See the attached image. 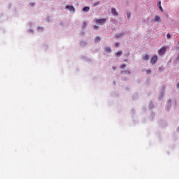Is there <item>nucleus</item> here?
<instances>
[{
    "label": "nucleus",
    "mask_w": 179,
    "mask_h": 179,
    "mask_svg": "<svg viewBox=\"0 0 179 179\" xmlns=\"http://www.w3.org/2000/svg\"><path fill=\"white\" fill-rule=\"evenodd\" d=\"M157 7H158V8L162 7V1H159V2H158V3H157Z\"/></svg>",
    "instance_id": "15"
},
{
    "label": "nucleus",
    "mask_w": 179,
    "mask_h": 179,
    "mask_svg": "<svg viewBox=\"0 0 179 179\" xmlns=\"http://www.w3.org/2000/svg\"><path fill=\"white\" fill-rule=\"evenodd\" d=\"M159 71H162V67H159Z\"/></svg>",
    "instance_id": "24"
},
{
    "label": "nucleus",
    "mask_w": 179,
    "mask_h": 179,
    "mask_svg": "<svg viewBox=\"0 0 179 179\" xmlns=\"http://www.w3.org/2000/svg\"><path fill=\"white\" fill-rule=\"evenodd\" d=\"M171 38V35H170V34H167L166 38Z\"/></svg>",
    "instance_id": "17"
},
{
    "label": "nucleus",
    "mask_w": 179,
    "mask_h": 179,
    "mask_svg": "<svg viewBox=\"0 0 179 179\" xmlns=\"http://www.w3.org/2000/svg\"><path fill=\"white\" fill-rule=\"evenodd\" d=\"M115 47H120V43H116L115 44Z\"/></svg>",
    "instance_id": "19"
},
{
    "label": "nucleus",
    "mask_w": 179,
    "mask_h": 179,
    "mask_svg": "<svg viewBox=\"0 0 179 179\" xmlns=\"http://www.w3.org/2000/svg\"><path fill=\"white\" fill-rule=\"evenodd\" d=\"M160 20V17L159 16H155V19H154V22H159Z\"/></svg>",
    "instance_id": "9"
},
{
    "label": "nucleus",
    "mask_w": 179,
    "mask_h": 179,
    "mask_svg": "<svg viewBox=\"0 0 179 179\" xmlns=\"http://www.w3.org/2000/svg\"><path fill=\"white\" fill-rule=\"evenodd\" d=\"M127 19H129L131 17V13H127Z\"/></svg>",
    "instance_id": "16"
},
{
    "label": "nucleus",
    "mask_w": 179,
    "mask_h": 179,
    "mask_svg": "<svg viewBox=\"0 0 179 179\" xmlns=\"http://www.w3.org/2000/svg\"><path fill=\"white\" fill-rule=\"evenodd\" d=\"M111 12L115 16H118V13H117V10H115V8H112Z\"/></svg>",
    "instance_id": "5"
},
{
    "label": "nucleus",
    "mask_w": 179,
    "mask_h": 179,
    "mask_svg": "<svg viewBox=\"0 0 179 179\" xmlns=\"http://www.w3.org/2000/svg\"><path fill=\"white\" fill-rule=\"evenodd\" d=\"M96 23H99L101 26H103L106 23V19L95 20Z\"/></svg>",
    "instance_id": "2"
},
{
    "label": "nucleus",
    "mask_w": 179,
    "mask_h": 179,
    "mask_svg": "<svg viewBox=\"0 0 179 179\" xmlns=\"http://www.w3.org/2000/svg\"><path fill=\"white\" fill-rule=\"evenodd\" d=\"M166 51H167V48L164 46L162 48H161L158 52V53L160 55H164V54L166 53Z\"/></svg>",
    "instance_id": "1"
},
{
    "label": "nucleus",
    "mask_w": 179,
    "mask_h": 179,
    "mask_svg": "<svg viewBox=\"0 0 179 179\" xmlns=\"http://www.w3.org/2000/svg\"><path fill=\"white\" fill-rule=\"evenodd\" d=\"M143 59L144 61H148V59H149V55H145V56H143Z\"/></svg>",
    "instance_id": "11"
},
{
    "label": "nucleus",
    "mask_w": 179,
    "mask_h": 179,
    "mask_svg": "<svg viewBox=\"0 0 179 179\" xmlns=\"http://www.w3.org/2000/svg\"><path fill=\"white\" fill-rule=\"evenodd\" d=\"M97 5H100V2L96 1L93 4V6H97Z\"/></svg>",
    "instance_id": "14"
},
{
    "label": "nucleus",
    "mask_w": 179,
    "mask_h": 179,
    "mask_svg": "<svg viewBox=\"0 0 179 179\" xmlns=\"http://www.w3.org/2000/svg\"><path fill=\"white\" fill-rule=\"evenodd\" d=\"M178 44H179V42H178Z\"/></svg>",
    "instance_id": "29"
},
{
    "label": "nucleus",
    "mask_w": 179,
    "mask_h": 179,
    "mask_svg": "<svg viewBox=\"0 0 179 179\" xmlns=\"http://www.w3.org/2000/svg\"><path fill=\"white\" fill-rule=\"evenodd\" d=\"M43 29H44V28H43V27H38V30H43Z\"/></svg>",
    "instance_id": "21"
},
{
    "label": "nucleus",
    "mask_w": 179,
    "mask_h": 179,
    "mask_svg": "<svg viewBox=\"0 0 179 179\" xmlns=\"http://www.w3.org/2000/svg\"><path fill=\"white\" fill-rule=\"evenodd\" d=\"M100 40H101L100 36H96L95 38V43H100Z\"/></svg>",
    "instance_id": "10"
},
{
    "label": "nucleus",
    "mask_w": 179,
    "mask_h": 179,
    "mask_svg": "<svg viewBox=\"0 0 179 179\" xmlns=\"http://www.w3.org/2000/svg\"><path fill=\"white\" fill-rule=\"evenodd\" d=\"M105 52H108V53L111 52V48H110L109 47H106L105 48Z\"/></svg>",
    "instance_id": "6"
},
{
    "label": "nucleus",
    "mask_w": 179,
    "mask_h": 179,
    "mask_svg": "<svg viewBox=\"0 0 179 179\" xmlns=\"http://www.w3.org/2000/svg\"><path fill=\"white\" fill-rule=\"evenodd\" d=\"M177 87L179 88V83H178Z\"/></svg>",
    "instance_id": "26"
},
{
    "label": "nucleus",
    "mask_w": 179,
    "mask_h": 179,
    "mask_svg": "<svg viewBox=\"0 0 179 179\" xmlns=\"http://www.w3.org/2000/svg\"><path fill=\"white\" fill-rule=\"evenodd\" d=\"M83 12H89V10H90V7H84L83 8Z\"/></svg>",
    "instance_id": "7"
},
{
    "label": "nucleus",
    "mask_w": 179,
    "mask_h": 179,
    "mask_svg": "<svg viewBox=\"0 0 179 179\" xmlns=\"http://www.w3.org/2000/svg\"><path fill=\"white\" fill-rule=\"evenodd\" d=\"M87 26V24L86 23V22H84L83 23V29H86V27Z\"/></svg>",
    "instance_id": "12"
},
{
    "label": "nucleus",
    "mask_w": 179,
    "mask_h": 179,
    "mask_svg": "<svg viewBox=\"0 0 179 179\" xmlns=\"http://www.w3.org/2000/svg\"><path fill=\"white\" fill-rule=\"evenodd\" d=\"M31 5L33 6V3H31Z\"/></svg>",
    "instance_id": "28"
},
{
    "label": "nucleus",
    "mask_w": 179,
    "mask_h": 179,
    "mask_svg": "<svg viewBox=\"0 0 179 179\" xmlns=\"http://www.w3.org/2000/svg\"><path fill=\"white\" fill-rule=\"evenodd\" d=\"M121 73H122V75H124V74H125V73H129V74H130V73H131V71H122Z\"/></svg>",
    "instance_id": "13"
},
{
    "label": "nucleus",
    "mask_w": 179,
    "mask_h": 179,
    "mask_svg": "<svg viewBox=\"0 0 179 179\" xmlns=\"http://www.w3.org/2000/svg\"><path fill=\"white\" fill-rule=\"evenodd\" d=\"M159 8L160 9L161 12H163V7H159Z\"/></svg>",
    "instance_id": "23"
},
{
    "label": "nucleus",
    "mask_w": 179,
    "mask_h": 179,
    "mask_svg": "<svg viewBox=\"0 0 179 179\" xmlns=\"http://www.w3.org/2000/svg\"><path fill=\"white\" fill-rule=\"evenodd\" d=\"M66 9H69V10H70V12H75V8H73V6H66Z\"/></svg>",
    "instance_id": "4"
},
{
    "label": "nucleus",
    "mask_w": 179,
    "mask_h": 179,
    "mask_svg": "<svg viewBox=\"0 0 179 179\" xmlns=\"http://www.w3.org/2000/svg\"><path fill=\"white\" fill-rule=\"evenodd\" d=\"M150 72H152V71H150V69L146 71V73H150Z\"/></svg>",
    "instance_id": "22"
},
{
    "label": "nucleus",
    "mask_w": 179,
    "mask_h": 179,
    "mask_svg": "<svg viewBox=\"0 0 179 179\" xmlns=\"http://www.w3.org/2000/svg\"><path fill=\"white\" fill-rule=\"evenodd\" d=\"M126 65L125 64H122L120 68L121 69H124L125 68Z\"/></svg>",
    "instance_id": "18"
},
{
    "label": "nucleus",
    "mask_w": 179,
    "mask_h": 179,
    "mask_svg": "<svg viewBox=\"0 0 179 179\" xmlns=\"http://www.w3.org/2000/svg\"><path fill=\"white\" fill-rule=\"evenodd\" d=\"M122 55V51H119L116 53V57H121Z\"/></svg>",
    "instance_id": "8"
},
{
    "label": "nucleus",
    "mask_w": 179,
    "mask_h": 179,
    "mask_svg": "<svg viewBox=\"0 0 179 179\" xmlns=\"http://www.w3.org/2000/svg\"><path fill=\"white\" fill-rule=\"evenodd\" d=\"M124 62H127V59H124Z\"/></svg>",
    "instance_id": "27"
},
{
    "label": "nucleus",
    "mask_w": 179,
    "mask_h": 179,
    "mask_svg": "<svg viewBox=\"0 0 179 179\" xmlns=\"http://www.w3.org/2000/svg\"><path fill=\"white\" fill-rule=\"evenodd\" d=\"M94 29L95 30H98V29H99V27L94 26Z\"/></svg>",
    "instance_id": "20"
},
{
    "label": "nucleus",
    "mask_w": 179,
    "mask_h": 179,
    "mask_svg": "<svg viewBox=\"0 0 179 179\" xmlns=\"http://www.w3.org/2000/svg\"><path fill=\"white\" fill-rule=\"evenodd\" d=\"M113 70H115V69H116V68H115V67H113Z\"/></svg>",
    "instance_id": "25"
},
{
    "label": "nucleus",
    "mask_w": 179,
    "mask_h": 179,
    "mask_svg": "<svg viewBox=\"0 0 179 179\" xmlns=\"http://www.w3.org/2000/svg\"><path fill=\"white\" fill-rule=\"evenodd\" d=\"M157 55H154L152 59H151V64L152 65H155V64H156V62H157Z\"/></svg>",
    "instance_id": "3"
}]
</instances>
